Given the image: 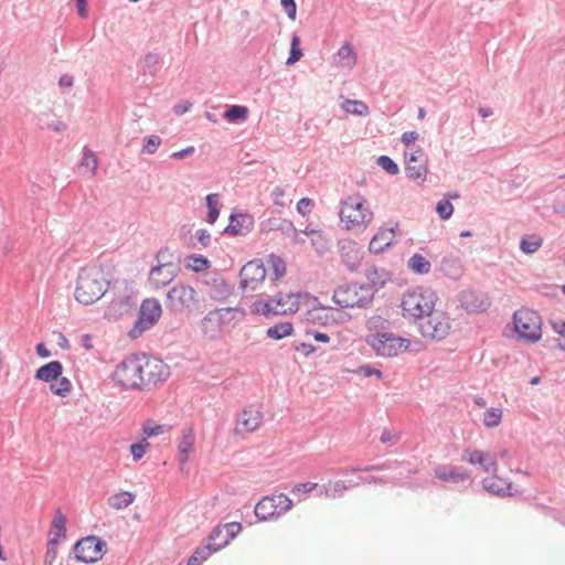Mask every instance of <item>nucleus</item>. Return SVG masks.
Instances as JSON below:
<instances>
[{"label":"nucleus","instance_id":"obj_1","mask_svg":"<svg viewBox=\"0 0 565 565\" xmlns=\"http://www.w3.org/2000/svg\"><path fill=\"white\" fill-rule=\"evenodd\" d=\"M170 371L162 360L146 354H132L116 367V381L127 390H150L169 377Z\"/></svg>","mask_w":565,"mask_h":565},{"label":"nucleus","instance_id":"obj_2","mask_svg":"<svg viewBox=\"0 0 565 565\" xmlns=\"http://www.w3.org/2000/svg\"><path fill=\"white\" fill-rule=\"evenodd\" d=\"M108 288L102 270L95 267L83 268L77 277L75 299L87 306L99 300Z\"/></svg>","mask_w":565,"mask_h":565},{"label":"nucleus","instance_id":"obj_3","mask_svg":"<svg viewBox=\"0 0 565 565\" xmlns=\"http://www.w3.org/2000/svg\"><path fill=\"white\" fill-rule=\"evenodd\" d=\"M436 294L430 288L417 287L407 290L402 298L403 316L415 321L426 318L434 311Z\"/></svg>","mask_w":565,"mask_h":565},{"label":"nucleus","instance_id":"obj_4","mask_svg":"<svg viewBox=\"0 0 565 565\" xmlns=\"http://www.w3.org/2000/svg\"><path fill=\"white\" fill-rule=\"evenodd\" d=\"M375 290L371 285L347 284L333 292V301L341 308H365L373 301Z\"/></svg>","mask_w":565,"mask_h":565},{"label":"nucleus","instance_id":"obj_5","mask_svg":"<svg viewBox=\"0 0 565 565\" xmlns=\"http://www.w3.org/2000/svg\"><path fill=\"white\" fill-rule=\"evenodd\" d=\"M339 215L347 230L365 228L373 218L372 211L364 206V200L360 195L342 200Z\"/></svg>","mask_w":565,"mask_h":565},{"label":"nucleus","instance_id":"obj_6","mask_svg":"<svg viewBox=\"0 0 565 565\" xmlns=\"http://www.w3.org/2000/svg\"><path fill=\"white\" fill-rule=\"evenodd\" d=\"M199 303L198 292L191 285L178 282L167 292L166 307L174 315L191 313Z\"/></svg>","mask_w":565,"mask_h":565},{"label":"nucleus","instance_id":"obj_7","mask_svg":"<svg viewBox=\"0 0 565 565\" xmlns=\"http://www.w3.org/2000/svg\"><path fill=\"white\" fill-rule=\"evenodd\" d=\"M514 330L520 339L534 343L541 339V318L530 309H521L513 315Z\"/></svg>","mask_w":565,"mask_h":565},{"label":"nucleus","instance_id":"obj_8","mask_svg":"<svg viewBox=\"0 0 565 565\" xmlns=\"http://www.w3.org/2000/svg\"><path fill=\"white\" fill-rule=\"evenodd\" d=\"M73 552L78 562L93 564L106 554L107 544L99 536L88 535L76 541Z\"/></svg>","mask_w":565,"mask_h":565},{"label":"nucleus","instance_id":"obj_9","mask_svg":"<svg viewBox=\"0 0 565 565\" xmlns=\"http://www.w3.org/2000/svg\"><path fill=\"white\" fill-rule=\"evenodd\" d=\"M162 313L161 303L156 298H147L141 302L138 319L129 331L131 338L141 335L145 331L152 328Z\"/></svg>","mask_w":565,"mask_h":565},{"label":"nucleus","instance_id":"obj_10","mask_svg":"<svg viewBox=\"0 0 565 565\" xmlns=\"http://www.w3.org/2000/svg\"><path fill=\"white\" fill-rule=\"evenodd\" d=\"M367 343L382 356H395L408 349L409 341L390 332L370 337Z\"/></svg>","mask_w":565,"mask_h":565},{"label":"nucleus","instance_id":"obj_11","mask_svg":"<svg viewBox=\"0 0 565 565\" xmlns=\"http://www.w3.org/2000/svg\"><path fill=\"white\" fill-rule=\"evenodd\" d=\"M167 254L168 248H161L156 256L159 264L150 269L148 280L151 287L154 289H160L168 286L178 275L177 266L172 262L167 260Z\"/></svg>","mask_w":565,"mask_h":565},{"label":"nucleus","instance_id":"obj_12","mask_svg":"<svg viewBox=\"0 0 565 565\" xmlns=\"http://www.w3.org/2000/svg\"><path fill=\"white\" fill-rule=\"evenodd\" d=\"M266 268L262 260L254 259L245 264L239 271V287L255 291L266 278Z\"/></svg>","mask_w":565,"mask_h":565},{"label":"nucleus","instance_id":"obj_13","mask_svg":"<svg viewBox=\"0 0 565 565\" xmlns=\"http://www.w3.org/2000/svg\"><path fill=\"white\" fill-rule=\"evenodd\" d=\"M449 322L440 312H431L419 322V330L424 338L433 340L444 339L449 331Z\"/></svg>","mask_w":565,"mask_h":565},{"label":"nucleus","instance_id":"obj_14","mask_svg":"<svg viewBox=\"0 0 565 565\" xmlns=\"http://www.w3.org/2000/svg\"><path fill=\"white\" fill-rule=\"evenodd\" d=\"M406 175L414 180L424 182L428 172L427 156L422 148L405 152Z\"/></svg>","mask_w":565,"mask_h":565},{"label":"nucleus","instance_id":"obj_15","mask_svg":"<svg viewBox=\"0 0 565 565\" xmlns=\"http://www.w3.org/2000/svg\"><path fill=\"white\" fill-rule=\"evenodd\" d=\"M204 284L207 287V295L216 301L227 299L233 292V287L216 271L205 274Z\"/></svg>","mask_w":565,"mask_h":565},{"label":"nucleus","instance_id":"obj_16","mask_svg":"<svg viewBox=\"0 0 565 565\" xmlns=\"http://www.w3.org/2000/svg\"><path fill=\"white\" fill-rule=\"evenodd\" d=\"M254 216L249 213H232L230 215V223L224 228L223 234L230 236H243L248 234L254 227Z\"/></svg>","mask_w":565,"mask_h":565},{"label":"nucleus","instance_id":"obj_17","mask_svg":"<svg viewBox=\"0 0 565 565\" xmlns=\"http://www.w3.org/2000/svg\"><path fill=\"white\" fill-rule=\"evenodd\" d=\"M262 420L263 414L259 409L252 406L244 408L237 415L235 431L237 434L252 433L259 427Z\"/></svg>","mask_w":565,"mask_h":565},{"label":"nucleus","instance_id":"obj_18","mask_svg":"<svg viewBox=\"0 0 565 565\" xmlns=\"http://www.w3.org/2000/svg\"><path fill=\"white\" fill-rule=\"evenodd\" d=\"M338 246L341 259L345 267L350 271L356 270L362 258L360 248L358 247L356 243L351 239H343L339 242Z\"/></svg>","mask_w":565,"mask_h":565},{"label":"nucleus","instance_id":"obj_19","mask_svg":"<svg viewBox=\"0 0 565 565\" xmlns=\"http://www.w3.org/2000/svg\"><path fill=\"white\" fill-rule=\"evenodd\" d=\"M434 473L436 478L446 482L459 483L470 479L468 470L457 466H437Z\"/></svg>","mask_w":565,"mask_h":565},{"label":"nucleus","instance_id":"obj_20","mask_svg":"<svg viewBox=\"0 0 565 565\" xmlns=\"http://www.w3.org/2000/svg\"><path fill=\"white\" fill-rule=\"evenodd\" d=\"M513 484L512 482H509L502 478L492 476L489 478H484L482 480V488L491 493L495 494L498 497H510L513 493L511 492Z\"/></svg>","mask_w":565,"mask_h":565},{"label":"nucleus","instance_id":"obj_21","mask_svg":"<svg viewBox=\"0 0 565 565\" xmlns=\"http://www.w3.org/2000/svg\"><path fill=\"white\" fill-rule=\"evenodd\" d=\"M242 311L241 308H221L207 312L201 320L202 327L216 321L218 328L228 324L234 319V312Z\"/></svg>","mask_w":565,"mask_h":565},{"label":"nucleus","instance_id":"obj_22","mask_svg":"<svg viewBox=\"0 0 565 565\" xmlns=\"http://www.w3.org/2000/svg\"><path fill=\"white\" fill-rule=\"evenodd\" d=\"M461 306L469 312H482L486 311L490 302L482 295L469 291L463 292L460 298Z\"/></svg>","mask_w":565,"mask_h":565},{"label":"nucleus","instance_id":"obj_23","mask_svg":"<svg viewBox=\"0 0 565 565\" xmlns=\"http://www.w3.org/2000/svg\"><path fill=\"white\" fill-rule=\"evenodd\" d=\"M263 232L279 231L285 236L295 234V225L291 221L280 217H269L260 223Z\"/></svg>","mask_w":565,"mask_h":565},{"label":"nucleus","instance_id":"obj_24","mask_svg":"<svg viewBox=\"0 0 565 565\" xmlns=\"http://www.w3.org/2000/svg\"><path fill=\"white\" fill-rule=\"evenodd\" d=\"M63 372V365L60 361H51L35 372L34 377L43 382H53L60 379Z\"/></svg>","mask_w":565,"mask_h":565},{"label":"nucleus","instance_id":"obj_25","mask_svg":"<svg viewBox=\"0 0 565 565\" xmlns=\"http://www.w3.org/2000/svg\"><path fill=\"white\" fill-rule=\"evenodd\" d=\"M224 547V544L207 543L205 545L198 546L192 555L189 557L186 565H201L206 561L213 553L218 552Z\"/></svg>","mask_w":565,"mask_h":565},{"label":"nucleus","instance_id":"obj_26","mask_svg":"<svg viewBox=\"0 0 565 565\" xmlns=\"http://www.w3.org/2000/svg\"><path fill=\"white\" fill-rule=\"evenodd\" d=\"M273 502H275V499L270 495H266L257 502L254 512L259 521H268L279 516Z\"/></svg>","mask_w":565,"mask_h":565},{"label":"nucleus","instance_id":"obj_27","mask_svg":"<svg viewBox=\"0 0 565 565\" xmlns=\"http://www.w3.org/2000/svg\"><path fill=\"white\" fill-rule=\"evenodd\" d=\"M350 489V486L342 480L329 481L319 488V495H324L330 499L342 498L344 492Z\"/></svg>","mask_w":565,"mask_h":565},{"label":"nucleus","instance_id":"obj_28","mask_svg":"<svg viewBox=\"0 0 565 565\" xmlns=\"http://www.w3.org/2000/svg\"><path fill=\"white\" fill-rule=\"evenodd\" d=\"M66 522L65 515L57 509L49 531V539H56L57 541L65 539L67 531Z\"/></svg>","mask_w":565,"mask_h":565},{"label":"nucleus","instance_id":"obj_29","mask_svg":"<svg viewBox=\"0 0 565 565\" xmlns=\"http://www.w3.org/2000/svg\"><path fill=\"white\" fill-rule=\"evenodd\" d=\"M194 431L192 428L183 430L182 438L179 443L180 462L183 465L188 461L189 454L193 450L194 446Z\"/></svg>","mask_w":565,"mask_h":565},{"label":"nucleus","instance_id":"obj_30","mask_svg":"<svg viewBox=\"0 0 565 565\" xmlns=\"http://www.w3.org/2000/svg\"><path fill=\"white\" fill-rule=\"evenodd\" d=\"M294 332V326L291 322H279L266 330V335L273 340H281L286 337L291 335Z\"/></svg>","mask_w":565,"mask_h":565},{"label":"nucleus","instance_id":"obj_31","mask_svg":"<svg viewBox=\"0 0 565 565\" xmlns=\"http://www.w3.org/2000/svg\"><path fill=\"white\" fill-rule=\"evenodd\" d=\"M408 268L418 275H426L431 269V264L420 254H414L407 262Z\"/></svg>","mask_w":565,"mask_h":565},{"label":"nucleus","instance_id":"obj_32","mask_svg":"<svg viewBox=\"0 0 565 565\" xmlns=\"http://www.w3.org/2000/svg\"><path fill=\"white\" fill-rule=\"evenodd\" d=\"M135 500V494L128 491L115 493L108 498V505L116 510L129 507Z\"/></svg>","mask_w":565,"mask_h":565},{"label":"nucleus","instance_id":"obj_33","mask_svg":"<svg viewBox=\"0 0 565 565\" xmlns=\"http://www.w3.org/2000/svg\"><path fill=\"white\" fill-rule=\"evenodd\" d=\"M393 245L392 238H386V232L383 231L373 236L369 244V250L373 254H380L385 248Z\"/></svg>","mask_w":565,"mask_h":565},{"label":"nucleus","instance_id":"obj_34","mask_svg":"<svg viewBox=\"0 0 565 565\" xmlns=\"http://www.w3.org/2000/svg\"><path fill=\"white\" fill-rule=\"evenodd\" d=\"M365 275L372 286L383 287L390 280V274L383 268L372 267Z\"/></svg>","mask_w":565,"mask_h":565},{"label":"nucleus","instance_id":"obj_35","mask_svg":"<svg viewBox=\"0 0 565 565\" xmlns=\"http://www.w3.org/2000/svg\"><path fill=\"white\" fill-rule=\"evenodd\" d=\"M248 116V109L245 106L232 105L223 114V117L230 122L245 120Z\"/></svg>","mask_w":565,"mask_h":565},{"label":"nucleus","instance_id":"obj_36","mask_svg":"<svg viewBox=\"0 0 565 565\" xmlns=\"http://www.w3.org/2000/svg\"><path fill=\"white\" fill-rule=\"evenodd\" d=\"M267 306H265V317L269 316H280V315H291L297 312V306L295 303L288 306L287 308L279 309L276 307L273 297H269L267 300Z\"/></svg>","mask_w":565,"mask_h":565},{"label":"nucleus","instance_id":"obj_37","mask_svg":"<svg viewBox=\"0 0 565 565\" xmlns=\"http://www.w3.org/2000/svg\"><path fill=\"white\" fill-rule=\"evenodd\" d=\"M543 244L541 237L536 235H526L521 239L520 248L524 254L531 255L535 253Z\"/></svg>","mask_w":565,"mask_h":565},{"label":"nucleus","instance_id":"obj_38","mask_svg":"<svg viewBox=\"0 0 565 565\" xmlns=\"http://www.w3.org/2000/svg\"><path fill=\"white\" fill-rule=\"evenodd\" d=\"M342 108L344 111L358 116H366L369 115V107L364 102L361 100H352L345 99L342 104Z\"/></svg>","mask_w":565,"mask_h":565},{"label":"nucleus","instance_id":"obj_39","mask_svg":"<svg viewBox=\"0 0 565 565\" xmlns=\"http://www.w3.org/2000/svg\"><path fill=\"white\" fill-rule=\"evenodd\" d=\"M218 194L217 193H211L206 195L205 202L207 206V223L214 224L220 215V209H218Z\"/></svg>","mask_w":565,"mask_h":565},{"label":"nucleus","instance_id":"obj_40","mask_svg":"<svg viewBox=\"0 0 565 565\" xmlns=\"http://www.w3.org/2000/svg\"><path fill=\"white\" fill-rule=\"evenodd\" d=\"M186 268L199 273L210 267V260L203 255L192 254L186 257Z\"/></svg>","mask_w":565,"mask_h":565},{"label":"nucleus","instance_id":"obj_41","mask_svg":"<svg viewBox=\"0 0 565 565\" xmlns=\"http://www.w3.org/2000/svg\"><path fill=\"white\" fill-rule=\"evenodd\" d=\"M301 297V294H286L282 296L281 294H278L273 297L275 305L277 308L282 309L287 308L288 306L295 303L297 306V310L299 309V298Z\"/></svg>","mask_w":565,"mask_h":565},{"label":"nucleus","instance_id":"obj_42","mask_svg":"<svg viewBox=\"0 0 565 565\" xmlns=\"http://www.w3.org/2000/svg\"><path fill=\"white\" fill-rule=\"evenodd\" d=\"M503 412L501 408L491 407L483 415V425L488 428L498 427L501 424Z\"/></svg>","mask_w":565,"mask_h":565},{"label":"nucleus","instance_id":"obj_43","mask_svg":"<svg viewBox=\"0 0 565 565\" xmlns=\"http://www.w3.org/2000/svg\"><path fill=\"white\" fill-rule=\"evenodd\" d=\"M441 268L450 278H457L461 274V265L457 258H443Z\"/></svg>","mask_w":565,"mask_h":565},{"label":"nucleus","instance_id":"obj_44","mask_svg":"<svg viewBox=\"0 0 565 565\" xmlns=\"http://www.w3.org/2000/svg\"><path fill=\"white\" fill-rule=\"evenodd\" d=\"M72 388L71 381L67 377H61L55 382H52L50 385V390L53 394L57 396H66Z\"/></svg>","mask_w":565,"mask_h":565},{"label":"nucleus","instance_id":"obj_45","mask_svg":"<svg viewBox=\"0 0 565 565\" xmlns=\"http://www.w3.org/2000/svg\"><path fill=\"white\" fill-rule=\"evenodd\" d=\"M268 263L274 271V280H278L286 274V263L281 257L270 254Z\"/></svg>","mask_w":565,"mask_h":565},{"label":"nucleus","instance_id":"obj_46","mask_svg":"<svg viewBox=\"0 0 565 565\" xmlns=\"http://www.w3.org/2000/svg\"><path fill=\"white\" fill-rule=\"evenodd\" d=\"M270 497L275 499V502H273V505H274V508H276L279 516L282 513H286L287 511H289L291 509L292 501L286 494L279 493V494H273Z\"/></svg>","mask_w":565,"mask_h":565},{"label":"nucleus","instance_id":"obj_47","mask_svg":"<svg viewBox=\"0 0 565 565\" xmlns=\"http://www.w3.org/2000/svg\"><path fill=\"white\" fill-rule=\"evenodd\" d=\"M299 45H300L299 36L297 34H292L290 53H289V56L286 62L287 65L295 64L303 55L302 50L299 47Z\"/></svg>","mask_w":565,"mask_h":565},{"label":"nucleus","instance_id":"obj_48","mask_svg":"<svg viewBox=\"0 0 565 565\" xmlns=\"http://www.w3.org/2000/svg\"><path fill=\"white\" fill-rule=\"evenodd\" d=\"M482 469L488 473H495L498 471V463L494 456H491L489 452H482L481 462H478Z\"/></svg>","mask_w":565,"mask_h":565},{"label":"nucleus","instance_id":"obj_49","mask_svg":"<svg viewBox=\"0 0 565 565\" xmlns=\"http://www.w3.org/2000/svg\"><path fill=\"white\" fill-rule=\"evenodd\" d=\"M436 212L441 220H448L454 213V206L448 199H443L436 204Z\"/></svg>","mask_w":565,"mask_h":565},{"label":"nucleus","instance_id":"obj_50","mask_svg":"<svg viewBox=\"0 0 565 565\" xmlns=\"http://www.w3.org/2000/svg\"><path fill=\"white\" fill-rule=\"evenodd\" d=\"M377 164L391 175H395L399 171L397 163L388 156H380Z\"/></svg>","mask_w":565,"mask_h":565},{"label":"nucleus","instance_id":"obj_51","mask_svg":"<svg viewBox=\"0 0 565 565\" xmlns=\"http://www.w3.org/2000/svg\"><path fill=\"white\" fill-rule=\"evenodd\" d=\"M160 56L157 53H148L145 57V71L154 75L159 68Z\"/></svg>","mask_w":565,"mask_h":565},{"label":"nucleus","instance_id":"obj_52","mask_svg":"<svg viewBox=\"0 0 565 565\" xmlns=\"http://www.w3.org/2000/svg\"><path fill=\"white\" fill-rule=\"evenodd\" d=\"M161 143V138L156 135L145 137L142 152L153 154Z\"/></svg>","mask_w":565,"mask_h":565},{"label":"nucleus","instance_id":"obj_53","mask_svg":"<svg viewBox=\"0 0 565 565\" xmlns=\"http://www.w3.org/2000/svg\"><path fill=\"white\" fill-rule=\"evenodd\" d=\"M311 245L320 255L328 250V241L321 232L315 233V236L311 238Z\"/></svg>","mask_w":565,"mask_h":565},{"label":"nucleus","instance_id":"obj_54","mask_svg":"<svg viewBox=\"0 0 565 565\" xmlns=\"http://www.w3.org/2000/svg\"><path fill=\"white\" fill-rule=\"evenodd\" d=\"M338 56L341 60H348L349 62L347 63V65H353L355 63V60H356L355 52H354L353 47L349 43L343 44L339 49Z\"/></svg>","mask_w":565,"mask_h":565},{"label":"nucleus","instance_id":"obj_55","mask_svg":"<svg viewBox=\"0 0 565 565\" xmlns=\"http://www.w3.org/2000/svg\"><path fill=\"white\" fill-rule=\"evenodd\" d=\"M223 527L226 529V537L220 544H224V547L230 543L231 540L235 539L242 530V525L238 522H231L225 524Z\"/></svg>","mask_w":565,"mask_h":565},{"label":"nucleus","instance_id":"obj_56","mask_svg":"<svg viewBox=\"0 0 565 565\" xmlns=\"http://www.w3.org/2000/svg\"><path fill=\"white\" fill-rule=\"evenodd\" d=\"M142 431L143 434L147 436V437H152V436H158L160 434H163L164 433V426L163 425H159V424H156L152 420H148L143 427H142Z\"/></svg>","mask_w":565,"mask_h":565},{"label":"nucleus","instance_id":"obj_57","mask_svg":"<svg viewBox=\"0 0 565 565\" xmlns=\"http://www.w3.org/2000/svg\"><path fill=\"white\" fill-rule=\"evenodd\" d=\"M148 447H149V443L146 439H143L140 443L132 444L130 446V452H131L134 460L135 461L140 460L143 457L146 449Z\"/></svg>","mask_w":565,"mask_h":565},{"label":"nucleus","instance_id":"obj_58","mask_svg":"<svg viewBox=\"0 0 565 565\" xmlns=\"http://www.w3.org/2000/svg\"><path fill=\"white\" fill-rule=\"evenodd\" d=\"M81 164L95 172L97 169V157L90 150H85Z\"/></svg>","mask_w":565,"mask_h":565},{"label":"nucleus","instance_id":"obj_59","mask_svg":"<svg viewBox=\"0 0 565 565\" xmlns=\"http://www.w3.org/2000/svg\"><path fill=\"white\" fill-rule=\"evenodd\" d=\"M482 452L483 451L470 450L467 448L462 451V460L469 462L470 465H477L478 462H481Z\"/></svg>","mask_w":565,"mask_h":565},{"label":"nucleus","instance_id":"obj_60","mask_svg":"<svg viewBox=\"0 0 565 565\" xmlns=\"http://www.w3.org/2000/svg\"><path fill=\"white\" fill-rule=\"evenodd\" d=\"M355 373H358L359 375H362L363 377H370L372 375H375L376 377L379 379H382L383 377V373L381 370L379 369H375L369 364L366 365H361L356 371Z\"/></svg>","mask_w":565,"mask_h":565},{"label":"nucleus","instance_id":"obj_61","mask_svg":"<svg viewBox=\"0 0 565 565\" xmlns=\"http://www.w3.org/2000/svg\"><path fill=\"white\" fill-rule=\"evenodd\" d=\"M39 121L41 128H47L54 131H64L66 129V125L62 120L44 121L43 117H41Z\"/></svg>","mask_w":565,"mask_h":565},{"label":"nucleus","instance_id":"obj_62","mask_svg":"<svg viewBox=\"0 0 565 565\" xmlns=\"http://www.w3.org/2000/svg\"><path fill=\"white\" fill-rule=\"evenodd\" d=\"M280 4L290 20L296 19L297 4L295 0H280Z\"/></svg>","mask_w":565,"mask_h":565},{"label":"nucleus","instance_id":"obj_63","mask_svg":"<svg viewBox=\"0 0 565 565\" xmlns=\"http://www.w3.org/2000/svg\"><path fill=\"white\" fill-rule=\"evenodd\" d=\"M60 544V541L56 539H49L46 543V553L45 557L50 561H54L57 555V546Z\"/></svg>","mask_w":565,"mask_h":565},{"label":"nucleus","instance_id":"obj_64","mask_svg":"<svg viewBox=\"0 0 565 565\" xmlns=\"http://www.w3.org/2000/svg\"><path fill=\"white\" fill-rule=\"evenodd\" d=\"M285 190L281 186H275L271 191V198L274 200V204L280 207L286 206V202L284 201Z\"/></svg>","mask_w":565,"mask_h":565}]
</instances>
